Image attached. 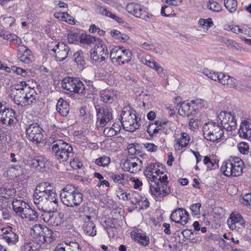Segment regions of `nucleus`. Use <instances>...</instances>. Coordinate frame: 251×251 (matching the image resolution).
<instances>
[{
    "instance_id": "nucleus-1",
    "label": "nucleus",
    "mask_w": 251,
    "mask_h": 251,
    "mask_svg": "<svg viewBox=\"0 0 251 251\" xmlns=\"http://www.w3.org/2000/svg\"><path fill=\"white\" fill-rule=\"evenodd\" d=\"M144 174L152 183H150V190L152 195L156 197H164L171 191L168 186V176L165 169L161 164L151 163L144 170Z\"/></svg>"
},
{
    "instance_id": "nucleus-2",
    "label": "nucleus",
    "mask_w": 251,
    "mask_h": 251,
    "mask_svg": "<svg viewBox=\"0 0 251 251\" xmlns=\"http://www.w3.org/2000/svg\"><path fill=\"white\" fill-rule=\"evenodd\" d=\"M244 167L240 158L230 156L223 162L221 170L225 176L237 177L242 175Z\"/></svg>"
},
{
    "instance_id": "nucleus-3",
    "label": "nucleus",
    "mask_w": 251,
    "mask_h": 251,
    "mask_svg": "<svg viewBox=\"0 0 251 251\" xmlns=\"http://www.w3.org/2000/svg\"><path fill=\"white\" fill-rule=\"evenodd\" d=\"M60 195L63 203L67 206H79L83 200L82 194L75 187L70 185L64 187Z\"/></svg>"
},
{
    "instance_id": "nucleus-4",
    "label": "nucleus",
    "mask_w": 251,
    "mask_h": 251,
    "mask_svg": "<svg viewBox=\"0 0 251 251\" xmlns=\"http://www.w3.org/2000/svg\"><path fill=\"white\" fill-rule=\"evenodd\" d=\"M73 151L71 145L62 140L57 139L52 143V153L59 162L66 161L73 154Z\"/></svg>"
},
{
    "instance_id": "nucleus-5",
    "label": "nucleus",
    "mask_w": 251,
    "mask_h": 251,
    "mask_svg": "<svg viewBox=\"0 0 251 251\" xmlns=\"http://www.w3.org/2000/svg\"><path fill=\"white\" fill-rule=\"evenodd\" d=\"M202 131L205 138L213 142L222 139L224 134L222 126L214 122L205 123L203 126Z\"/></svg>"
},
{
    "instance_id": "nucleus-6",
    "label": "nucleus",
    "mask_w": 251,
    "mask_h": 251,
    "mask_svg": "<svg viewBox=\"0 0 251 251\" xmlns=\"http://www.w3.org/2000/svg\"><path fill=\"white\" fill-rule=\"evenodd\" d=\"M55 194L56 192L50 183L47 182H41L37 185L34 190L33 194L34 203L36 205L47 198L52 197Z\"/></svg>"
},
{
    "instance_id": "nucleus-7",
    "label": "nucleus",
    "mask_w": 251,
    "mask_h": 251,
    "mask_svg": "<svg viewBox=\"0 0 251 251\" xmlns=\"http://www.w3.org/2000/svg\"><path fill=\"white\" fill-rule=\"evenodd\" d=\"M121 118L122 125L126 131L133 132L141 125V119H138L134 111L132 110L122 111Z\"/></svg>"
},
{
    "instance_id": "nucleus-8",
    "label": "nucleus",
    "mask_w": 251,
    "mask_h": 251,
    "mask_svg": "<svg viewBox=\"0 0 251 251\" xmlns=\"http://www.w3.org/2000/svg\"><path fill=\"white\" fill-rule=\"evenodd\" d=\"M132 55L129 50H123L120 47L116 46L110 50V57L112 63L122 65L131 60Z\"/></svg>"
},
{
    "instance_id": "nucleus-9",
    "label": "nucleus",
    "mask_w": 251,
    "mask_h": 251,
    "mask_svg": "<svg viewBox=\"0 0 251 251\" xmlns=\"http://www.w3.org/2000/svg\"><path fill=\"white\" fill-rule=\"evenodd\" d=\"M61 86L70 93L84 94L86 92L84 84L77 77H65L62 80Z\"/></svg>"
},
{
    "instance_id": "nucleus-10",
    "label": "nucleus",
    "mask_w": 251,
    "mask_h": 251,
    "mask_svg": "<svg viewBox=\"0 0 251 251\" xmlns=\"http://www.w3.org/2000/svg\"><path fill=\"white\" fill-rule=\"evenodd\" d=\"M127 11L135 16L148 22H153L155 17L144 10L142 6L137 3H128L126 7Z\"/></svg>"
},
{
    "instance_id": "nucleus-11",
    "label": "nucleus",
    "mask_w": 251,
    "mask_h": 251,
    "mask_svg": "<svg viewBox=\"0 0 251 251\" xmlns=\"http://www.w3.org/2000/svg\"><path fill=\"white\" fill-rule=\"evenodd\" d=\"M18 122L16 113L13 109L6 107L0 102V123L9 126L16 125Z\"/></svg>"
},
{
    "instance_id": "nucleus-12",
    "label": "nucleus",
    "mask_w": 251,
    "mask_h": 251,
    "mask_svg": "<svg viewBox=\"0 0 251 251\" xmlns=\"http://www.w3.org/2000/svg\"><path fill=\"white\" fill-rule=\"evenodd\" d=\"M97 111L96 126L98 128L104 126L113 119V110L107 106H96Z\"/></svg>"
},
{
    "instance_id": "nucleus-13",
    "label": "nucleus",
    "mask_w": 251,
    "mask_h": 251,
    "mask_svg": "<svg viewBox=\"0 0 251 251\" xmlns=\"http://www.w3.org/2000/svg\"><path fill=\"white\" fill-rule=\"evenodd\" d=\"M50 54L57 61H63L72 54L70 48L64 43L55 44L51 49Z\"/></svg>"
},
{
    "instance_id": "nucleus-14",
    "label": "nucleus",
    "mask_w": 251,
    "mask_h": 251,
    "mask_svg": "<svg viewBox=\"0 0 251 251\" xmlns=\"http://www.w3.org/2000/svg\"><path fill=\"white\" fill-rule=\"evenodd\" d=\"M108 54V51L106 45L101 44L97 45L92 49L91 51V58L94 63L96 65H100L103 64L105 57Z\"/></svg>"
},
{
    "instance_id": "nucleus-15",
    "label": "nucleus",
    "mask_w": 251,
    "mask_h": 251,
    "mask_svg": "<svg viewBox=\"0 0 251 251\" xmlns=\"http://www.w3.org/2000/svg\"><path fill=\"white\" fill-rule=\"evenodd\" d=\"M227 224L231 230L240 228V226L244 228L251 227V224L246 222L243 217L239 213H232L227 220Z\"/></svg>"
},
{
    "instance_id": "nucleus-16",
    "label": "nucleus",
    "mask_w": 251,
    "mask_h": 251,
    "mask_svg": "<svg viewBox=\"0 0 251 251\" xmlns=\"http://www.w3.org/2000/svg\"><path fill=\"white\" fill-rule=\"evenodd\" d=\"M218 118L220 121L223 128L226 131H230L236 128L235 117L232 115L230 113L222 111L218 115Z\"/></svg>"
},
{
    "instance_id": "nucleus-17",
    "label": "nucleus",
    "mask_w": 251,
    "mask_h": 251,
    "mask_svg": "<svg viewBox=\"0 0 251 251\" xmlns=\"http://www.w3.org/2000/svg\"><path fill=\"white\" fill-rule=\"evenodd\" d=\"M199 101H201V103H204V101L201 100L180 102L178 104V112L179 114L183 117H188L194 114L196 111V106Z\"/></svg>"
},
{
    "instance_id": "nucleus-18",
    "label": "nucleus",
    "mask_w": 251,
    "mask_h": 251,
    "mask_svg": "<svg viewBox=\"0 0 251 251\" xmlns=\"http://www.w3.org/2000/svg\"><path fill=\"white\" fill-rule=\"evenodd\" d=\"M43 129L37 124H32L26 128L27 138L29 141L36 143L44 140Z\"/></svg>"
},
{
    "instance_id": "nucleus-19",
    "label": "nucleus",
    "mask_w": 251,
    "mask_h": 251,
    "mask_svg": "<svg viewBox=\"0 0 251 251\" xmlns=\"http://www.w3.org/2000/svg\"><path fill=\"white\" fill-rule=\"evenodd\" d=\"M142 161L137 157H128L123 163L122 169L125 171L136 173L141 170Z\"/></svg>"
},
{
    "instance_id": "nucleus-20",
    "label": "nucleus",
    "mask_w": 251,
    "mask_h": 251,
    "mask_svg": "<svg viewBox=\"0 0 251 251\" xmlns=\"http://www.w3.org/2000/svg\"><path fill=\"white\" fill-rule=\"evenodd\" d=\"M52 197H49L39 204L36 205L40 211H49L54 212L58 207V198L56 193Z\"/></svg>"
},
{
    "instance_id": "nucleus-21",
    "label": "nucleus",
    "mask_w": 251,
    "mask_h": 251,
    "mask_svg": "<svg viewBox=\"0 0 251 251\" xmlns=\"http://www.w3.org/2000/svg\"><path fill=\"white\" fill-rule=\"evenodd\" d=\"M189 215L185 209L178 208L172 212L170 218L172 221L184 226L188 222Z\"/></svg>"
},
{
    "instance_id": "nucleus-22",
    "label": "nucleus",
    "mask_w": 251,
    "mask_h": 251,
    "mask_svg": "<svg viewBox=\"0 0 251 251\" xmlns=\"http://www.w3.org/2000/svg\"><path fill=\"white\" fill-rule=\"evenodd\" d=\"M1 236L9 245H15L19 241L18 234L13 230L11 226L3 228L1 229Z\"/></svg>"
},
{
    "instance_id": "nucleus-23",
    "label": "nucleus",
    "mask_w": 251,
    "mask_h": 251,
    "mask_svg": "<svg viewBox=\"0 0 251 251\" xmlns=\"http://www.w3.org/2000/svg\"><path fill=\"white\" fill-rule=\"evenodd\" d=\"M17 56L19 60L26 64H29L34 60V56L31 50L25 45L18 47Z\"/></svg>"
},
{
    "instance_id": "nucleus-24",
    "label": "nucleus",
    "mask_w": 251,
    "mask_h": 251,
    "mask_svg": "<svg viewBox=\"0 0 251 251\" xmlns=\"http://www.w3.org/2000/svg\"><path fill=\"white\" fill-rule=\"evenodd\" d=\"M238 132L240 137L244 138H251V119L242 118Z\"/></svg>"
},
{
    "instance_id": "nucleus-25",
    "label": "nucleus",
    "mask_w": 251,
    "mask_h": 251,
    "mask_svg": "<svg viewBox=\"0 0 251 251\" xmlns=\"http://www.w3.org/2000/svg\"><path fill=\"white\" fill-rule=\"evenodd\" d=\"M49 163L48 159L43 156H37L30 160V167L35 170L43 171Z\"/></svg>"
},
{
    "instance_id": "nucleus-26",
    "label": "nucleus",
    "mask_w": 251,
    "mask_h": 251,
    "mask_svg": "<svg viewBox=\"0 0 251 251\" xmlns=\"http://www.w3.org/2000/svg\"><path fill=\"white\" fill-rule=\"evenodd\" d=\"M220 75L221 78L219 82L230 88H234L237 90L239 89L238 80L235 78L223 73Z\"/></svg>"
},
{
    "instance_id": "nucleus-27",
    "label": "nucleus",
    "mask_w": 251,
    "mask_h": 251,
    "mask_svg": "<svg viewBox=\"0 0 251 251\" xmlns=\"http://www.w3.org/2000/svg\"><path fill=\"white\" fill-rule=\"evenodd\" d=\"M17 214L20 216L23 219H26L32 221H36L38 216L37 213L35 210L31 208L29 204L23 208L21 212H18Z\"/></svg>"
},
{
    "instance_id": "nucleus-28",
    "label": "nucleus",
    "mask_w": 251,
    "mask_h": 251,
    "mask_svg": "<svg viewBox=\"0 0 251 251\" xmlns=\"http://www.w3.org/2000/svg\"><path fill=\"white\" fill-rule=\"evenodd\" d=\"M79 216H85V219L94 218L96 216V211L93 208L90 207L88 204L84 203L78 206Z\"/></svg>"
},
{
    "instance_id": "nucleus-29",
    "label": "nucleus",
    "mask_w": 251,
    "mask_h": 251,
    "mask_svg": "<svg viewBox=\"0 0 251 251\" xmlns=\"http://www.w3.org/2000/svg\"><path fill=\"white\" fill-rule=\"evenodd\" d=\"M131 238L137 241L143 246H147L150 243V238L146 233L139 232L138 230H133L131 232Z\"/></svg>"
},
{
    "instance_id": "nucleus-30",
    "label": "nucleus",
    "mask_w": 251,
    "mask_h": 251,
    "mask_svg": "<svg viewBox=\"0 0 251 251\" xmlns=\"http://www.w3.org/2000/svg\"><path fill=\"white\" fill-rule=\"evenodd\" d=\"M55 251H80L79 245L77 242H63L59 244L55 249Z\"/></svg>"
},
{
    "instance_id": "nucleus-31",
    "label": "nucleus",
    "mask_w": 251,
    "mask_h": 251,
    "mask_svg": "<svg viewBox=\"0 0 251 251\" xmlns=\"http://www.w3.org/2000/svg\"><path fill=\"white\" fill-rule=\"evenodd\" d=\"M101 100L105 103H112L117 99L116 92L113 90L105 89L100 92Z\"/></svg>"
},
{
    "instance_id": "nucleus-32",
    "label": "nucleus",
    "mask_w": 251,
    "mask_h": 251,
    "mask_svg": "<svg viewBox=\"0 0 251 251\" xmlns=\"http://www.w3.org/2000/svg\"><path fill=\"white\" fill-rule=\"evenodd\" d=\"M84 233L89 235L94 236L96 235L97 230L93 218L91 219H84V224L83 226Z\"/></svg>"
},
{
    "instance_id": "nucleus-33",
    "label": "nucleus",
    "mask_w": 251,
    "mask_h": 251,
    "mask_svg": "<svg viewBox=\"0 0 251 251\" xmlns=\"http://www.w3.org/2000/svg\"><path fill=\"white\" fill-rule=\"evenodd\" d=\"M97 9L98 13L102 16L111 18L120 24H123L124 23V21L121 18L113 14L111 11L104 6H98Z\"/></svg>"
},
{
    "instance_id": "nucleus-34",
    "label": "nucleus",
    "mask_w": 251,
    "mask_h": 251,
    "mask_svg": "<svg viewBox=\"0 0 251 251\" xmlns=\"http://www.w3.org/2000/svg\"><path fill=\"white\" fill-rule=\"evenodd\" d=\"M57 111L62 116H66L69 112V103L62 98L59 99L56 105Z\"/></svg>"
},
{
    "instance_id": "nucleus-35",
    "label": "nucleus",
    "mask_w": 251,
    "mask_h": 251,
    "mask_svg": "<svg viewBox=\"0 0 251 251\" xmlns=\"http://www.w3.org/2000/svg\"><path fill=\"white\" fill-rule=\"evenodd\" d=\"M100 40V38H96L94 36L86 34H81L80 35L79 43L82 46H91L97 41Z\"/></svg>"
},
{
    "instance_id": "nucleus-36",
    "label": "nucleus",
    "mask_w": 251,
    "mask_h": 251,
    "mask_svg": "<svg viewBox=\"0 0 251 251\" xmlns=\"http://www.w3.org/2000/svg\"><path fill=\"white\" fill-rule=\"evenodd\" d=\"M0 37H2L4 39L7 40L10 42L16 44L19 46H21L22 41L20 37L16 35L9 33L7 31H1L0 33Z\"/></svg>"
},
{
    "instance_id": "nucleus-37",
    "label": "nucleus",
    "mask_w": 251,
    "mask_h": 251,
    "mask_svg": "<svg viewBox=\"0 0 251 251\" xmlns=\"http://www.w3.org/2000/svg\"><path fill=\"white\" fill-rule=\"evenodd\" d=\"M190 140L189 135L186 133L182 132L179 138L177 140L176 147L178 150L183 147H186L188 146Z\"/></svg>"
},
{
    "instance_id": "nucleus-38",
    "label": "nucleus",
    "mask_w": 251,
    "mask_h": 251,
    "mask_svg": "<svg viewBox=\"0 0 251 251\" xmlns=\"http://www.w3.org/2000/svg\"><path fill=\"white\" fill-rule=\"evenodd\" d=\"M41 247L34 240L26 241L22 247V251H36Z\"/></svg>"
},
{
    "instance_id": "nucleus-39",
    "label": "nucleus",
    "mask_w": 251,
    "mask_h": 251,
    "mask_svg": "<svg viewBox=\"0 0 251 251\" xmlns=\"http://www.w3.org/2000/svg\"><path fill=\"white\" fill-rule=\"evenodd\" d=\"M43 234L44 235L43 237L41 238V239L40 240V243H42V244L45 242L51 243L55 239L52 231L47 227H44Z\"/></svg>"
},
{
    "instance_id": "nucleus-40",
    "label": "nucleus",
    "mask_w": 251,
    "mask_h": 251,
    "mask_svg": "<svg viewBox=\"0 0 251 251\" xmlns=\"http://www.w3.org/2000/svg\"><path fill=\"white\" fill-rule=\"evenodd\" d=\"M73 60L77 64V66L79 69L83 68L85 65V61L84 59V54L81 50H78L74 53Z\"/></svg>"
},
{
    "instance_id": "nucleus-41",
    "label": "nucleus",
    "mask_w": 251,
    "mask_h": 251,
    "mask_svg": "<svg viewBox=\"0 0 251 251\" xmlns=\"http://www.w3.org/2000/svg\"><path fill=\"white\" fill-rule=\"evenodd\" d=\"M203 162L207 167V170H215L218 167V160L211 158L208 156H205L204 157Z\"/></svg>"
},
{
    "instance_id": "nucleus-42",
    "label": "nucleus",
    "mask_w": 251,
    "mask_h": 251,
    "mask_svg": "<svg viewBox=\"0 0 251 251\" xmlns=\"http://www.w3.org/2000/svg\"><path fill=\"white\" fill-rule=\"evenodd\" d=\"M154 122L156 125L158 133L160 131H162L166 127H169L170 129L172 131L173 130L172 129V127L171 126L172 123L167 119H158Z\"/></svg>"
},
{
    "instance_id": "nucleus-43",
    "label": "nucleus",
    "mask_w": 251,
    "mask_h": 251,
    "mask_svg": "<svg viewBox=\"0 0 251 251\" xmlns=\"http://www.w3.org/2000/svg\"><path fill=\"white\" fill-rule=\"evenodd\" d=\"M203 74L209 78L216 81H219L220 75L222 72H216L212 70H210L207 68L204 69L202 71Z\"/></svg>"
},
{
    "instance_id": "nucleus-44",
    "label": "nucleus",
    "mask_w": 251,
    "mask_h": 251,
    "mask_svg": "<svg viewBox=\"0 0 251 251\" xmlns=\"http://www.w3.org/2000/svg\"><path fill=\"white\" fill-rule=\"evenodd\" d=\"M27 205L28 204L22 200L15 199L12 201L13 209L16 214L21 212V210Z\"/></svg>"
},
{
    "instance_id": "nucleus-45",
    "label": "nucleus",
    "mask_w": 251,
    "mask_h": 251,
    "mask_svg": "<svg viewBox=\"0 0 251 251\" xmlns=\"http://www.w3.org/2000/svg\"><path fill=\"white\" fill-rule=\"evenodd\" d=\"M63 222L64 214L63 212H59L57 215L53 214L50 225L56 226L62 224Z\"/></svg>"
},
{
    "instance_id": "nucleus-46",
    "label": "nucleus",
    "mask_w": 251,
    "mask_h": 251,
    "mask_svg": "<svg viewBox=\"0 0 251 251\" xmlns=\"http://www.w3.org/2000/svg\"><path fill=\"white\" fill-rule=\"evenodd\" d=\"M78 206H70L71 208L67 209L66 214L69 219H75L80 217Z\"/></svg>"
},
{
    "instance_id": "nucleus-47",
    "label": "nucleus",
    "mask_w": 251,
    "mask_h": 251,
    "mask_svg": "<svg viewBox=\"0 0 251 251\" xmlns=\"http://www.w3.org/2000/svg\"><path fill=\"white\" fill-rule=\"evenodd\" d=\"M110 162V158L106 155L100 156L95 160V163L97 165L103 167H107Z\"/></svg>"
},
{
    "instance_id": "nucleus-48",
    "label": "nucleus",
    "mask_w": 251,
    "mask_h": 251,
    "mask_svg": "<svg viewBox=\"0 0 251 251\" xmlns=\"http://www.w3.org/2000/svg\"><path fill=\"white\" fill-rule=\"evenodd\" d=\"M16 190L14 188H5V187L0 188V195L2 197L5 198L8 201L9 198H11L15 196Z\"/></svg>"
},
{
    "instance_id": "nucleus-49",
    "label": "nucleus",
    "mask_w": 251,
    "mask_h": 251,
    "mask_svg": "<svg viewBox=\"0 0 251 251\" xmlns=\"http://www.w3.org/2000/svg\"><path fill=\"white\" fill-rule=\"evenodd\" d=\"M36 96L37 94L35 93L33 89L30 90L29 92L26 93L25 94L26 105H31L35 103Z\"/></svg>"
},
{
    "instance_id": "nucleus-50",
    "label": "nucleus",
    "mask_w": 251,
    "mask_h": 251,
    "mask_svg": "<svg viewBox=\"0 0 251 251\" xmlns=\"http://www.w3.org/2000/svg\"><path fill=\"white\" fill-rule=\"evenodd\" d=\"M111 36L118 40H120L123 42H125L129 39V36L124 33H122L120 31L117 30H114L110 32Z\"/></svg>"
},
{
    "instance_id": "nucleus-51",
    "label": "nucleus",
    "mask_w": 251,
    "mask_h": 251,
    "mask_svg": "<svg viewBox=\"0 0 251 251\" xmlns=\"http://www.w3.org/2000/svg\"><path fill=\"white\" fill-rule=\"evenodd\" d=\"M112 179L116 183L124 185L126 183V175L124 174H112L111 176Z\"/></svg>"
},
{
    "instance_id": "nucleus-52",
    "label": "nucleus",
    "mask_w": 251,
    "mask_h": 251,
    "mask_svg": "<svg viewBox=\"0 0 251 251\" xmlns=\"http://www.w3.org/2000/svg\"><path fill=\"white\" fill-rule=\"evenodd\" d=\"M198 25L208 29L210 27H212L214 25L213 20L211 18H209L206 19L201 18L198 21Z\"/></svg>"
},
{
    "instance_id": "nucleus-53",
    "label": "nucleus",
    "mask_w": 251,
    "mask_h": 251,
    "mask_svg": "<svg viewBox=\"0 0 251 251\" xmlns=\"http://www.w3.org/2000/svg\"><path fill=\"white\" fill-rule=\"evenodd\" d=\"M224 4L227 10L231 13L235 11L237 7L236 0H224Z\"/></svg>"
},
{
    "instance_id": "nucleus-54",
    "label": "nucleus",
    "mask_w": 251,
    "mask_h": 251,
    "mask_svg": "<svg viewBox=\"0 0 251 251\" xmlns=\"http://www.w3.org/2000/svg\"><path fill=\"white\" fill-rule=\"evenodd\" d=\"M115 126L113 125L112 127H105L103 130L104 134L107 137H112L117 135L120 131L119 127H117L115 129Z\"/></svg>"
},
{
    "instance_id": "nucleus-55",
    "label": "nucleus",
    "mask_w": 251,
    "mask_h": 251,
    "mask_svg": "<svg viewBox=\"0 0 251 251\" xmlns=\"http://www.w3.org/2000/svg\"><path fill=\"white\" fill-rule=\"evenodd\" d=\"M201 203L199 202L194 203L191 205L190 209L192 216L200 217L201 215Z\"/></svg>"
},
{
    "instance_id": "nucleus-56",
    "label": "nucleus",
    "mask_w": 251,
    "mask_h": 251,
    "mask_svg": "<svg viewBox=\"0 0 251 251\" xmlns=\"http://www.w3.org/2000/svg\"><path fill=\"white\" fill-rule=\"evenodd\" d=\"M250 77V76L243 75L238 80V90L243 91L246 89V86L247 84H249L248 82H249Z\"/></svg>"
},
{
    "instance_id": "nucleus-57",
    "label": "nucleus",
    "mask_w": 251,
    "mask_h": 251,
    "mask_svg": "<svg viewBox=\"0 0 251 251\" xmlns=\"http://www.w3.org/2000/svg\"><path fill=\"white\" fill-rule=\"evenodd\" d=\"M80 35L76 32H70L68 35V40L70 43L78 44L79 43Z\"/></svg>"
},
{
    "instance_id": "nucleus-58",
    "label": "nucleus",
    "mask_w": 251,
    "mask_h": 251,
    "mask_svg": "<svg viewBox=\"0 0 251 251\" xmlns=\"http://www.w3.org/2000/svg\"><path fill=\"white\" fill-rule=\"evenodd\" d=\"M31 234L33 235L34 239L39 237L40 233H42L44 230V227L40 224H35L33 226Z\"/></svg>"
},
{
    "instance_id": "nucleus-59",
    "label": "nucleus",
    "mask_w": 251,
    "mask_h": 251,
    "mask_svg": "<svg viewBox=\"0 0 251 251\" xmlns=\"http://www.w3.org/2000/svg\"><path fill=\"white\" fill-rule=\"evenodd\" d=\"M157 130L156 125L154 122V123H151L149 125L147 131L151 137H153L156 136V135L158 133Z\"/></svg>"
},
{
    "instance_id": "nucleus-60",
    "label": "nucleus",
    "mask_w": 251,
    "mask_h": 251,
    "mask_svg": "<svg viewBox=\"0 0 251 251\" xmlns=\"http://www.w3.org/2000/svg\"><path fill=\"white\" fill-rule=\"evenodd\" d=\"M42 212V218L43 220V221L50 225V222H51L52 217L53 216V215L54 214V212L52 211H41Z\"/></svg>"
},
{
    "instance_id": "nucleus-61",
    "label": "nucleus",
    "mask_w": 251,
    "mask_h": 251,
    "mask_svg": "<svg viewBox=\"0 0 251 251\" xmlns=\"http://www.w3.org/2000/svg\"><path fill=\"white\" fill-rule=\"evenodd\" d=\"M207 7L209 9L214 12H219L221 10V5L217 2L209 0L207 4Z\"/></svg>"
},
{
    "instance_id": "nucleus-62",
    "label": "nucleus",
    "mask_w": 251,
    "mask_h": 251,
    "mask_svg": "<svg viewBox=\"0 0 251 251\" xmlns=\"http://www.w3.org/2000/svg\"><path fill=\"white\" fill-rule=\"evenodd\" d=\"M144 197L145 196H144ZM143 199V196L135 192L132 194V197H131L130 199L131 200V201L133 204L138 205L140 201Z\"/></svg>"
},
{
    "instance_id": "nucleus-63",
    "label": "nucleus",
    "mask_w": 251,
    "mask_h": 251,
    "mask_svg": "<svg viewBox=\"0 0 251 251\" xmlns=\"http://www.w3.org/2000/svg\"><path fill=\"white\" fill-rule=\"evenodd\" d=\"M226 43L230 48L233 49L237 50H242V47L240 46V45L232 40H227Z\"/></svg>"
},
{
    "instance_id": "nucleus-64",
    "label": "nucleus",
    "mask_w": 251,
    "mask_h": 251,
    "mask_svg": "<svg viewBox=\"0 0 251 251\" xmlns=\"http://www.w3.org/2000/svg\"><path fill=\"white\" fill-rule=\"evenodd\" d=\"M141 61L151 68L154 67V63L155 61H154L152 59L150 58V56H146L145 58L142 57Z\"/></svg>"
}]
</instances>
